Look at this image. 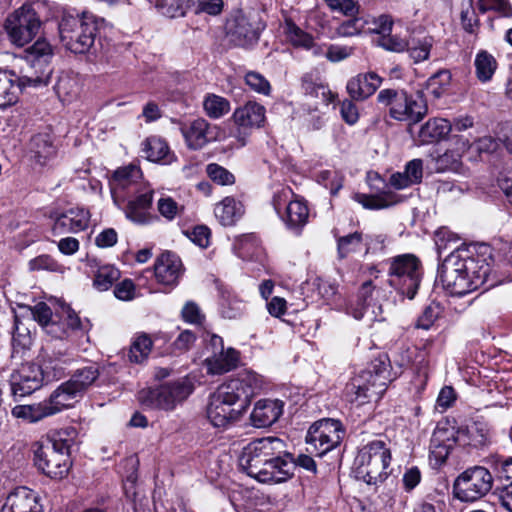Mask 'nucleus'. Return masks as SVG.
I'll return each instance as SVG.
<instances>
[{"label":"nucleus","instance_id":"nucleus-1","mask_svg":"<svg viewBox=\"0 0 512 512\" xmlns=\"http://www.w3.org/2000/svg\"><path fill=\"white\" fill-rule=\"evenodd\" d=\"M239 465L247 475L262 483H281L292 478L295 471L293 456L286 444L277 437L259 438L243 448Z\"/></svg>","mask_w":512,"mask_h":512},{"label":"nucleus","instance_id":"nucleus-2","mask_svg":"<svg viewBox=\"0 0 512 512\" xmlns=\"http://www.w3.org/2000/svg\"><path fill=\"white\" fill-rule=\"evenodd\" d=\"M263 378L245 370L221 384L209 397L206 413L213 426L225 428L239 420L251 399L262 389Z\"/></svg>","mask_w":512,"mask_h":512},{"label":"nucleus","instance_id":"nucleus-3","mask_svg":"<svg viewBox=\"0 0 512 512\" xmlns=\"http://www.w3.org/2000/svg\"><path fill=\"white\" fill-rule=\"evenodd\" d=\"M488 250L484 246L481 254H469L466 250L450 253L438 269L443 288L450 295L460 297L484 285L491 270L490 255L485 256Z\"/></svg>","mask_w":512,"mask_h":512},{"label":"nucleus","instance_id":"nucleus-4","mask_svg":"<svg viewBox=\"0 0 512 512\" xmlns=\"http://www.w3.org/2000/svg\"><path fill=\"white\" fill-rule=\"evenodd\" d=\"M491 439V425L482 418L476 419L467 425L465 430L459 431L456 439L453 431L446 428H437L431 437L430 453L436 461L443 463L456 441L479 449L488 446L491 443Z\"/></svg>","mask_w":512,"mask_h":512},{"label":"nucleus","instance_id":"nucleus-5","mask_svg":"<svg viewBox=\"0 0 512 512\" xmlns=\"http://www.w3.org/2000/svg\"><path fill=\"white\" fill-rule=\"evenodd\" d=\"M390 381V363L387 355H382L350 380L346 385V394L351 402L362 405L373 397L380 398Z\"/></svg>","mask_w":512,"mask_h":512},{"label":"nucleus","instance_id":"nucleus-6","mask_svg":"<svg viewBox=\"0 0 512 512\" xmlns=\"http://www.w3.org/2000/svg\"><path fill=\"white\" fill-rule=\"evenodd\" d=\"M63 46L75 54L86 53L95 42L98 32L95 17L87 12L64 9L58 25Z\"/></svg>","mask_w":512,"mask_h":512},{"label":"nucleus","instance_id":"nucleus-7","mask_svg":"<svg viewBox=\"0 0 512 512\" xmlns=\"http://www.w3.org/2000/svg\"><path fill=\"white\" fill-rule=\"evenodd\" d=\"M390 461L391 452L386 443L373 440L358 451L354 460L355 476L368 485L382 483L389 475Z\"/></svg>","mask_w":512,"mask_h":512},{"label":"nucleus","instance_id":"nucleus-8","mask_svg":"<svg viewBox=\"0 0 512 512\" xmlns=\"http://www.w3.org/2000/svg\"><path fill=\"white\" fill-rule=\"evenodd\" d=\"M379 104L389 106L390 116L398 121L420 122L428 112L422 92L409 94L403 89H383L377 95Z\"/></svg>","mask_w":512,"mask_h":512},{"label":"nucleus","instance_id":"nucleus-9","mask_svg":"<svg viewBox=\"0 0 512 512\" xmlns=\"http://www.w3.org/2000/svg\"><path fill=\"white\" fill-rule=\"evenodd\" d=\"M70 447V441L61 437L36 443L34 448L35 466L50 478H63L70 468Z\"/></svg>","mask_w":512,"mask_h":512},{"label":"nucleus","instance_id":"nucleus-10","mask_svg":"<svg viewBox=\"0 0 512 512\" xmlns=\"http://www.w3.org/2000/svg\"><path fill=\"white\" fill-rule=\"evenodd\" d=\"M389 284L408 299H413L422 277L421 261L414 254H402L387 260Z\"/></svg>","mask_w":512,"mask_h":512},{"label":"nucleus","instance_id":"nucleus-11","mask_svg":"<svg viewBox=\"0 0 512 512\" xmlns=\"http://www.w3.org/2000/svg\"><path fill=\"white\" fill-rule=\"evenodd\" d=\"M493 482V476L486 467H468L454 481L455 497L462 502H474L491 491Z\"/></svg>","mask_w":512,"mask_h":512},{"label":"nucleus","instance_id":"nucleus-12","mask_svg":"<svg viewBox=\"0 0 512 512\" xmlns=\"http://www.w3.org/2000/svg\"><path fill=\"white\" fill-rule=\"evenodd\" d=\"M193 391V386L186 380L165 383L155 388L142 390L139 394L141 403L151 409L171 411L183 402Z\"/></svg>","mask_w":512,"mask_h":512},{"label":"nucleus","instance_id":"nucleus-13","mask_svg":"<svg viewBox=\"0 0 512 512\" xmlns=\"http://www.w3.org/2000/svg\"><path fill=\"white\" fill-rule=\"evenodd\" d=\"M345 429L339 420L323 418L314 422L306 435L307 451L323 456L340 445Z\"/></svg>","mask_w":512,"mask_h":512},{"label":"nucleus","instance_id":"nucleus-14","mask_svg":"<svg viewBox=\"0 0 512 512\" xmlns=\"http://www.w3.org/2000/svg\"><path fill=\"white\" fill-rule=\"evenodd\" d=\"M41 21L31 5L24 4L15 10L5 22L10 41L17 46H24L39 33Z\"/></svg>","mask_w":512,"mask_h":512},{"label":"nucleus","instance_id":"nucleus-15","mask_svg":"<svg viewBox=\"0 0 512 512\" xmlns=\"http://www.w3.org/2000/svg\"><path fill=\"white\" fill-rule=\"evenodd\" d=\"M47 84V78L18 76L14 71L0 68V108L5 109L17 103L22 87Z\"/></svg>","mask_w":512,"mask_h":512},{"label":"nucleus","instance_id":"nucleus-16","mask_svg":"<svg viewBox=\"0 0 512 512\" xmlns=\"http://www.w3.org/2000/svg\"><path fill=\"white\" fill-rule=\"evenodd\" d=\"M53 221L52 234L61 236L69 233H78L88 227L90 214L81 207H71L65 210L53 209L49 212Z\"/></svg>","mask_w":512,"mask_h":512},{"label":"nucleus","instance_id":"nucleus-17","mask_svg":"<svg viewBox=\"0 0 512 512\" xmlns=\"http://www.w3.org/2000/svg\"><path fill=\"white\" fill-rule=\"evenodd\" d=\"M44 381V370L34 363L23 364L10 377L11 393L15 399L22 398L38 390Z\"/></svg>","mask_w":512,"mask_h":512},{"label":"nucleus","instance_id":"nucleus-18","mask_svg":"<svg viewBox=\"0 0 512 512\" xmlns=\"http://www.w3.org/2000/svg\"><path fill=\"white\" fill-rule=\"evenodd\" d=\"M265 112V107L256 102H247L234 111L232 118L239 127L237 135L239 146L242 147L246 144V130L259 128L263 125Z\"/></svg>","mask_w":512,"mask_h":512},{"label":"nucleus","instance_id":"nucleus-19","mask_svg":"<svg viewBox=\"0 0 512 512\" xmlns=\"http://www.w3.org/2000/svg\"><path fill=\"white\" fill-rule=\"evenodd\" d=\"M180 131L189 149L198 150L216 139L214 128L204 118L182 122Z\"/></svg>","mask_w":512,"mask_h":512},{"label":"nucleus","instance_id":"nucleus-20","mask_svg":"<svg viewBox=\"0 0 512 512\" xmlns=\"http://www.w3.org/2000/svg\"><path fill=\"white\" fill-rule=\"evenodd\" d=\"M1 512H43V506L36 492L18 487L7 496Z\"/></svg>","mask_w":512,"mask_h":512},{"label":"nucleus","instance_id":"nucleus-21","mask_svg":"<svg viewBox=\"0 0 512 512\" xmlns=\"http://www.w3.org/2000/svg\"><path fill=\"white\" fill-rule=\"evenodd\" d=\"M183 273L181 259L174 253L166 251L162 253L154 264V274L158 283L175 286Z\"/></svg>","mask_w":512,"mask_h":512},{"label":"nucleus","instance_id":"nucleus-22","mask_svg":"<svg viewBox=\"0 0 512 512\" xmlns=\"http://www.w3.org/2000/svg\"><path fill=\"white\" fill-rule=\"evenodd\" d=\"M284 403L278 399H261L255 403L250 415L251 424L265 428L274 424L283 413Z\"/></svg>","mask_w":512,"mask_h":512},{"label":"nucleus","instance_id":"nucleus-23","mask_svg":"<svg viewBox=\"0 0 512 512\" xmlns=\"http://www.w3.org/2000/svg\"><path fill=\"white\" fill-rule=\"evenodd\" d=\"M382 78L375 72L361 73L347 82V92L352 100L363 101L381 86Z\"/></svg>","mask_w":512,"mask_h":512},{"label":"nucleus","instance_id":"nucleus-24","mask_svg":"<svg viewBox=\"0 0 512 512\" xmlns=\"http://www.w3.org/2000/svg\"><path fill=\"white\" fill-rule=\"evenodd\" d=\"M240 360V354L234 348H227L215 354H210L205 364L209 374L221 375L235 369Z\"/></svg>","mask_w":512,"mask_h":512},{"label":"nucleus","instance_id":"nucleus-25","mask_svg":"<svg viewBox=\"0 0 512 512\" xmlns=\"http://www.w3.org/2000/svg\"><path fill=\"white\" fill-rule=\"evenodd\" d=\"M28 151L30 157L40 165L47 164L56 156V146L52 137L47 133L34 135L29 142Z\"/></svg>","mask_w":512,"mask_h":512},{"label":"nucleus","instance_id":"nucleus-26","mask_svg":"<svg viewBox=\"0 0 512 512\" xmlns=\"http://www.w3.org/2000/svg\"><path fill=\"white\" fill-rule=\"evenodd\" d=\"M451 123L444 118H432L423 124L418 132L421 144H432L445 139L451 132Z\"/></svg>","mask_w":512,"mask_h":512},{"label":"nucleus","instance_id":"nucleus-27","mask_svg":"<svg viewBox=\"0 0 512 512\" xmlns=\"http://www.w3.org/2000/svg\"><path fill=\"white\" fill-rule=\"evenodd\" d=\"M228 34L235 44L239 46H244L259 38L257 29L253 27L244 15L237 16L228 23Z\"/></svg>","mask_w":512,"mask_h":512},{"label":"nucleus","instance_id":"nucleus-28","mask_svg":"<svg viewBox=\"0 0 512 512\" xmlns=\"http://www.w3.org/2000/svg\"><path fill=\"white\" fill-rule=\"evenodd\" d=\"M308 218V206L305 201L300 199H294L281 215V219L287 228L296 234L301 232L302 228L307 224Z\"/></svg>","mask_w":512,"mask_h":512},{"label":"nucleus","instance_id":"nucleus-29","mask_svg":"<svg viewBox=\"0 0 512 512\" xmlns=\"http://www.w3.org/2000/svg\"><path fill=\"white\" fill-rule=\"evenodd\" d=\"M243 204L234 197H225L217 203L214 214L219 223L223 226H233L244 215Z\"/></svg>","mask_w":512,"mask_h":512},{"label":"nucleus","instance_id":"nucleus-30","mask_svg":"<svg viewBox=\"0 0 512 512\" xmlns=\"http://www.w3.org/2000/svg\"><path fill=\"white\" fill-rule=\"evenodd\" d=\"M80 394L67 381L62 383L56 390L52 392L48 399L44 400L47 408L52 415L71 407L73 401Z\"/></svg>","mask_w":512,"mask_h":512},{"label":"nucleus","instance_id":"nucleus-31","mask_svg":"<svg viewBox=\"0 0 512 512\" xmlns=\"http://www.w3.org/2000/svg\"><path fill=\"white\" fill-rule=\"evenodd\" d=\"M53 323L58 324L60 327L62 326L64 330L62 335H52L59 339L69 337L72 333L83 329L79 316L65 303H61L55 309Z\"/></svg>","mask_w":512,"mask_h":512},{"label":"nucleus","instance_id":"nucleus-32","mask_svg":"<svg viewBox=\"0 0 512 512\" xmlns=\"http://www.w3.org/2000/svg\"><path fill=\"white\" fill-rule=\"evenodd\" d=\"M32 318L50 335H62V326L53 323L54 312L45 302H38L34 306H26Z\"/></svg>","mask_w":512,"mask_h":512},{"label":"nucleus","instance_id":"nucleus-33","mask_svg":"<svg viewBox=\"0 0 512 512\" xmlns=\"http://www.w3.org/2000/svg\"><path fill=\"white\" fill-rule=\"evenodd\" d=\"M153 192L148 191L130 200L126 208V216L135 223L144 224L150 219L149 209L152 205Z\"/></svg>","mask_w":512,"mask_h":512},{"label":"nucleus","instance_id":"nucleus-34","mask_svg":"<svg viewBox=\"0 0 512 512\" xmlns=\"http://www.w3.org/2000/svg\"><path fill=\"white\" fill-rule=\"evenodd\" d=\"M54 90L62 102H71L80 94V80L76 75L62 73L58 77Z\"/></svg>","mask_w":512,"mask_h":512},{"label":"nucleus","instance_id":"nucleus-35","mask_svg":"<svg viewBox=\"0 0 512 512\" xmlns=\"http://www.w3.org/2000/svg\"><path fill=\"white\" fill-rule=\"evenodd\" d=\"M433 38L431 36H415L412 35L407 40V48L409 57L414 63H420L429 58L431 48L433 46Z\"/></svg>","mask_w":512,"mask_h":512},{"label":"nucleus","instance_id":"nucleus-36","mask_svg":"<svg viewBox=\"0 0 512 512\" xmlns=\"http://www.w3.org/2000/svg\"><path fill=\"white\" fill-rule=\"evenodd\" d=\"M100 376V368L97 364H92L77 369L67 382L81 395L86 391Z\"/></svg>","mask_w":512,"mask_h":512},{"label":"nucleus","instance_id":"nucleus-37","mask_svg":"<svg viewBox=\"0 0 512 512\" xmlns=\"http://www.w3.org/2000/svg\"><path fill=\"white\" fill-rule=\"evenodd\" d=\"M142 173L138 166L128 165L117 169L111 180L112 191L125 190L136 184L141 178Z\"/></svg>","mask_w":512,"mask_h":512},{"label":"nucleus","instance_id":"nucleus-38","mask_svg":"<svg viewBox=\"0 0 512 512\" xmlns=\"http://www.w3.org/2000/svg\"><path fill=\"white\" fill-rule=\"evenodd\" d=\"M12 415L31 423L38 422L51 416L44 401L33 405H17L12 409Z\"/></svg>","mask_w":512,"mask_h":512},{"label":"nucleus","instance_id":"nucleus-39","mask_svg":"<svg viewBox=\"0 0 512 512\" xmlns=\"http://www.w3.org/2000/svg\"><path fill=\"white\" fill-rule=\"evenodd\" d=\"M357 201L367 209H383L399 202L397 195L391 191H386L378 195L358 194Z\"/></svg>","mask_w":512,"mask_h":512},{"label":"nucleus","instance_id":"nucleus-40","mask_svg":"<svg viewBox=\"0 0 512 512\" xmlns=\"http://www.w3.org/2000/svg\"><path fill=\"white\" fill-rule=\"evenodd\" d=\"M142 146L145 157L152 162L162 161L169 154L168 144L164 139L157 136L147 138Z\"/></svg>","mask_w":512,"mask_h":512},{"label":"nucleus","instance_id":"nucleus-41","mask_svg":"<svg viewBox=\"0 0 512 512\" xmlns=\"http://www.w3.org/2000/svg\"><path fill=\"white\" fill-rule=\"evenodd\" d=\"M152 346L153 341L148 334L137 335L130 346L129 360L138 364L144 362L148 358Z\"/></svg>","mask_w":512,"mask_h":512},{"label":"nucleus","instance_id":"nucleus-42","mask_svg":"<svg viewBox=\"0 0 512 512\" xmlns=\"http://www.w3.org/2000/svg\"><path fill=\"white\" fill-rule=\"evenodd\" d=\"M302 90L306 96L318 99L320 103L326 106L333 102L336 97L328 86L321 83H315L308 78H303Z\"/></svg>","mask_w":512,"mask_h":512},{"label":"nucleus","instance_id":"nucleus-43","mask_svg":"<svg viewBox=\"0 0 512 512\" xmlns=\"http://www.w3.org/2000/svg\"><path fill=\"white\" fill-rule=\"evenodd\" d=\"M206 115L212 119H219L230 111V102L219 95L207 94L203 100Z\"/></svg>","mask_w":512,"mask_h":512},{"label":"nucleus","instance_id":"nucleus-44","mask_svg":"<svg viewBox=\"0 0 512 512\" xmlns=\"http://www.w3.org/2000/svg\"><path fill=\"white\" fill-rule=\"evenodd\" d=\"M284 32L289 42L294 47L309 48L312 46L313 37L298 27L291 19H286Z\"/></svg>","mask_w":512,"mask_h":512},{"label":"nucleus","instance_id":"nucleus-45","mask_svg":"<svg viewBox=\"0 0 512 512\" xmlns=\"http://www.w3.org/2000/svg\"><path fill=\"white\" fill-rule=\"evenodd\" d=\"M32 344L31 336L27 329H21L16 325L12 334V352L13 359L21 360L26 352L30 349Z\"/></svg>","mask_w":512,"mask_h":512},{"label":"nucleus","instance_id":"nucleus-46","mask_svg":"<svg viewBox=\"0 0 512 512\" xmlns=\"http://www.w3.org/2000/svg\"><path fill=\"white\" fill-rule=\"evenodd\" d=\"M474 64L476 75L482 82H486L492 78L497 66L494 57L485 51L477 54Z\"/></svg>","mask_w":512,"mask_h":512},{"label":"nucleus","instance_id":"nucleus-47","mask_svg":"<svg viewBox=\"0 0 512 512\" xmlns=\"http://www.w3.org/2000/svg\"><path fill=\"white\" fill-rule=\"evenodd\" d=\"M245 305L241 299L232 294L223 295L220 302V313L227 319L239 318L244 312Z\"/></svg>","mask_w":512,"mask_h":512},{"label":"nucleus","instance_id":"nucleus-48","mask_svg":"<svg viewBox=\"0 0 512 512\" xmlns=\"http://www.w3.org/2000/svg\"><path fill=\"white\" fill-rule=\"evenodd\" d=\"M120 277V271L112 265L99 267L94 278V286L100 291L108 290Z\"/></svg>","mask_w":512,"mask_h":512},{"label":"nucleus","instance_id":"nucleus-49","mask_svg":"<svg viewBox=\"0 0 512 512\" xmlns=\"http://www.w3.org/2000/svg\"><path fill=\"white\" fill-rule=\"evenodd\" d=\"M363 242V235L360 232H354L345 236H341L337 240V250L339 258L344 259L350 253L359 250Z\"/></svg>","mask_w":512,"mask_h":512},{"label":"nucleus","instance_id":"nucleus-50","mask_svg":"<svg viewBox=\"0 0 512 512\" xmlns=\"http://www.w3.org/2000/svg\"><path fill=\"white\" fill-rule=\"evenodd\" d=\"M477 6L481 13L493 11L498 17H512V6L508 0H478Z\"/></svg>","mask_w":512,"mask_h":512},{"label":"nucleus","instance_id":"nucleus-51","mask_svg":"<svg viewBox=\"0 0 512 512\" xmlns=\"http://www.w3.org/2000/svg\"><path fill=\"white\" fill-rule=\"evenodd\" d=\"M451 73L448 70H440L427 80V89L435 98L441 97L444 90L450 85Z\"/></svg>","mask_w":512,"mask_h":512},{"label":"nucleus","instance_id":"nucleus-52","mask_svg":"<svg viewBox=\"0 0 512 512\" xmlns=\"http://www.w3.org/2000/svg\"><path fill=\"white\" fill-rule=\"evenodd\" d=\"M460 166V154L457 151H446L434 160V169L439 173L458 171Z\"/></svg>","mask_w":512,"mask_h":512},{"label":"nucleus","instance_id":"nucleus-53","mask_svg":"<svg viewBox=\"0 0 512 512\" xmlns=\"http://www.w3.org/2000/svg\"><path fill=\"white\" fill-rule=\"evenodd\" d=\"M318 183L330 190L332 195L338 193L343 186V176L334 170H323L317 175Z\"/></svg>","mask_w":512,"mask_h":512},{"label":"nucleus","instance_id":"nucleus-54","mask_svg":"<svg viewBox=\"0 0 512 512\" xmlns=\"http://www.w3.org/2000/svg\"><path fill=\"white\" fill-rule=\"evenodd\" d=\"M206 172L209 178L219 185H232L235 182L234 175L217 163L208 164Z\"/></svg>","mask_w":512,"mask_h":512},{"label":"nucleus","instance_id":"nucleus-55","mask_svg":"<svg viewBox=\"0 0 512 512\" xmlns=\"http://www.w3.org/2000/svg\"><path fill=\"white\" fill-rule=\"evenodd\" d=\"M25 52L27 54L26 58L28 61L32 63L37 61L40 63L42 59L46 62V58L51 55L52 50L50 44L46 40L39 39L32 46L27 48Z\"/></svg>","mask_w":512,"mask_h":512},{"label":"nucleus","instance_id":"nucleus-56","mask_svg":"<svg viewBox=\"0 0 512 512\" xmlns=\"http://www.w3.org/2000/svg\"><path fill=\"white\" fill-rule=\"evenodd\" d=\"M246 85L256 93L269 95L271 85L269 81L260 73L249 71L245 74Z\"/></svg>","mask_w":512,"mask_h":512},{"label":"nucleus","instance_id":"nucleus-57","mask_svg":"<svg viewBox=\"0 0 512 512\" xmlns=\"http://www.w3.org/2000/svg\"><path fill=\"white\" fill-rule=\"evenodd\" d=\"M333 11H338L345 16L353 17L359 13V5L354 0H323Z\"/></svg>","mask_w":512,"mask_h":512},{"label":"nucleus","instance_id":"nucleus-58","mask_svg":"<svg viewBox=\"0 0 512 512\" xmlns=\"http://www.w3.org/2000/svg\"><path fill=\"white\" fill-rule=\"evenodd\" d=\"M377 43L383 49L396 53L404 52L407 48V40L397 35H392L391 32L380 36Z\"/></svg>","mask_w":512,"mask_h":512},{"label":"nucleus","instance_id":"nucleus-59","mask_svg":"<svg viewBox=\"0 0 512 512\" xmlns=\"http://www.w3.org/2000/svg\"><path fill=\"white\" fill-rule=\"evenodd\" d=\"M293 197L294 193L289 187H284L274 193L272 205L280 217L288 205L294 201Z\"/></svg>","mask_w":512,"mask_h":512},{"label":"nucleus","instance_id":"nucleus-60","mask_svg":"<svg viewBox=\"0 0 512 512\" xmlns=\"http://www.w3.org/2000/svg\"><path fill=\"white\" fill-rule=\"evenodd\" d=\"M461 25L468 33H475L479 27V19L473 7L472 0L468 1L466 9L461 11Z\"/></svg>","mask_w":512,"mask_h":512},{"label":"nucleus","instance_id":"nucleus-61","mask_svg":"<svg viewBox=\"0 0 512 512\" xmlns=\"http://www.w3.org/2000/svg\"><path fill=\"white\" fill-rule=\"evenodd\" d=\"M66 363L67 359H52V357L45 359L41 366L44 370V379L60 378L64 374L63 365Z\"/></svg>","mask_w":512,"mask_h":512},{"label":"nucleus","instance_id":"nucleus-62","mask_svg":"<svg viewBox=\"0 0 512 512\" xmlns=\"http://www.w3.org/2000/svg\"><path fill=\"white\" fill-rule=\"evenodd\" d=\"M363 29V23L359 18L353 16L351 19L342 22L336 29L337 35L351 37L358 35Z\"/></svg>","mask_w":512,"mask_h":512},{"label":"nucleus","instance_id":"nucleus-63","mask_svg":"<svg viewBox=\"0 0 512 512\" xmlns=\"http://www.w3.org/2000/svg\"><path fill=\"white\" fill-rule=\"evenodd\" d=\"M114 295L122 301H129L134 298L135 285L131 279H125L116 284L114 288Z\"/></svg>","mask_w":512,"mask_h":512},{"label":"nucleus","instance_id":"nucleus-64","mask_svg":"<svg viewBox=\"0 0 512 512\" xmlns=\"http://www.w3.org/2000/svg\"><path fill=\"white\" fill-rule=\"evenodd\" d=\"M224 7V1L223 0H202L199 1L195 12L198 13H205L210 16H217L219 15Z\"/></svg>","mask_w":512,"mask_h":512}]
</instances>
